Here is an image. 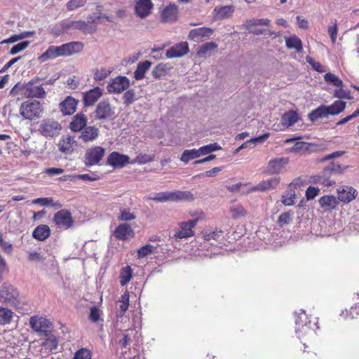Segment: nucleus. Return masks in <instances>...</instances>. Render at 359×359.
I'll list each match as a JSON object with an SVG mask.
<instances>
[{
    "label": "nucleus",
    "mask_w": 359,
    "mask_h": 359,
    "mask_svg": "<svg viewBox=\"0 0 359 359\" xmlns=\"http://www.w3.org/2000/svg\"><path fill=\"white\" fill-rule=\"evenodd\" d=\"M62 128L58 121L53 118H46L40 121L38 130L46 138H53L59 135Z\"/></svg>",
    "instance_id": "obj_6"
},
{
    "label": "nucleus",
    "mask_w": 359,
    "mask_h": 359,
    "mask_svg": "<svg viewBox=\"0 0 359 359\" xmlns=\"http://www.w3.org/2000/svg\"><path fill=\"white\" fill-rule=\"evenodd\" d=\"M338 200L344 203H348L353 201L357 195V190L351 186H341L337 190Z\"/></svg>",
    "instance_id": "obj_16"
},
{
    "label": "nucleus",
    "mask_w": 359,
    "mask_h": 359,
    "mask_svg": "<svg viewBox=\"0 0 359 359\" xmlns=\"http://www.w3.org/2000/svg\"><path fill=\"white\" fill-rule=\"evenodd\" d=\"M58 345V341L57 338L53 335L48 334V336L46 340L42 343L43 347L48 351L52 352L57 349Z\"/></svg>",
    "instance_id": "obj_40"
},
{
    "label": "nucleus",
    "mask_w": 359,
    "mask_h": 359,
    "mask_svg": "<svg viewBox=\"0 0 359 359\" xmlns=\"http://www.w3.org/2000/svg\"><path fill=\"white\" fill-rule=\"evenodd\" d=\"M94 113L95 118L100 121L109 119L114 115V111L107 100L99 102Z\"/></svg>",
    "instance_id": "obj_13"
},
{
    "label": "nucleus",
    "mask_w": 359,
    "mask_h": 359,
    "mask_svg": "<svg viewBox=\"0 0 359 359\" xmlns=\"http://www.w3.org/2000/svg\"><path fill=\"white\" fill-rule=\"evenodd\" d=\"M86 116L83 113H78L69 123V128L73 132H81L87 126Z\"/></svg>",
    "instance_id": "obj_23"
},
{
    "label": "nucleus",
    "mask_w": 359,
    "mask_h": 359,
    "mask_svg": "<svg viewBox=\"0 0 359 359\" xmlns=\"http://www.w3.org/2000/svg\"><path fill=\"white\" fill-rule=\"evenodd\" d=\"M50 230L48 226L46 224H41L36 226L32 232L34 238L43 241L49 237Z\"/></svg>",
    "instance_id": "obj_30"
},
{
    "label": "nucleus",
    "mask_w": 359,
    "mask_h": 359,
    "mask_svg": "<svg viewBox=\"0 0 359 359\" xmlns=\"http://www.w3.org/2000/svg\"><path fill=\"white\" fill-rule=\"evenodd\" d=\"M104 90L100 87H95L86 92L83 95V104L86 107L93 106L103 95Z\"/></svg>",
    "instance_id": "obj_21"
},
{
    "label": "nucleus",
    "mask_w": 359,
    "mask_h": 359,
    "mask_svg": "<svg viewBox=\"0 0 359 359\" xmlns=\"http://www.w3.org/2000/svg\"><path fill=\"white\" fill-rule=\"evenodd\" d=\"M294 212L291 210L281 213L277 220L279 226L283 227L290 224L293 219Z\"/></svg>",
    "instance_id": "obj_45"
},
{
    "label": "nucleus",
    "mask_w": 359,
    "mask_h": 359,
    "mask_svg": "<svg viewBox=\"0 0 359 359\" xmlns=\"http://www.w3.org/2000/svg\"><path fill=\"white\" fill-rule=\"evenodd\" d=\"M234 12L233 6H217L213 10L215 20H223L230 18Z\"/></svg>",
    "instance_id": "obj_28"
},
{
    "label": "nucleus",
    "mask_w": 359,
    "mask_h": 359,
    "mask_svg": "<svg viewBox=\"0 0 359 359\" xmlns=\"http://www.w3.org/2000/svg\"><path fill=\"white\" fill-rule=\"evenodd\" d=\"M59 56L57 46H50L39 57V59L44 62L48 60H53Z\"/></svg>",
    "instance_id": "obj_42"
},
{
    "label": "nucleus",
    "mask_w": 359,
    "mask_h": 359,
    "mask_svg": "<svg viewBox=\"0 0 359 359\" xmlns=\"http://www.w3.org/2000/svg\"><path fill=\"white\" fill-rule=\"evenodd\" d=\"M29 325L36 332L45 337L48 336L50 329L52 327V323L49 320L37 316H34L30 318Z\"/></svg>",
    "instance_id": "obj_9"
},
{
    "label": "nucleus",
    "mask_w": 359,
    "mask_h": 359,
    "mask_svg": "<svg viewBox=\"0 0 359 359\" xmlns=\"http://www.w3.org/2000/svg\"><path fill=\"white\" fill-rule=\"evenodd\" d=\"M217 48V45L216 43L211 41V42H207L203 45H201L198 51L197 55L199 57H203L207 53H210L212 50H215Z\"/></svg>",
    "instance_id": "obj_43"
},
{
    "label": "nucleus",
    "mask_w": 359,
    "mask_h": 359,
    "mask_svg": "<svg viewBox=\"0 0 359 359\" xmlns=\"http://www.w3.org/2000/svg\"><path fill=\"white\" fill-rule=\"evenodd\" d=\"M105 152V149L100 146H93L87 149L83 156L84 164L88 167L99 165Z\"/></svg>",
    "instance_id": "obj_8"
},
{
    "label": "nucleus",
    "mask_w": 359,
    "mask_h": 359,
    "mask_svg": "<svg viewBox=\"0 0 359 359\" xmlns=\"http://www.w3.org/2000/svg\"><path fill=\"white\" fill-rule=\"evenodd\" d=\"M29 43L30 42L29 41H23L18 43L11 48L9 53L12 55H15L26 49L29 46Z\"/></svg>",
    "instance_id": "obj_53"
},
{
    "label": "nucleus",
    "mask_w": 359,
    "mask_h": 359,
    "mask_svg": "<svg viewBox=\"0 0 359 359\" xmlns=\"http://www.w3.org/2000/svg\"><path fill=\"white\" fill-rule=\"evenodd\" d=\"M83 45L79 41H72L67 43L68 55L78 53L82 50Z\"/></svg>",
    "instance_id": "obj_49"
},
{
    "label": "nucleus",
    "mask_w": 359,
    "mask_h": 359,
    "mask_svg": "<svg viewBox=\"0 0 359 359\" xmlns=\"http://www.w3.org/2000/svg\"><path fill=\"white\" fill-rule=\"evenodd\" d=\"M114 236L121 241H126L133 235V230L128 224H119L114 231Z\"/></svg>",
    "instance_id": "obj_26"
},
{
    "label": "nucleus",
    "mask_w": 359,
    "mask_h": 359,
    "mask_svg": "<svg viewBox=\"0 0 359 359\" xmlns=\"http://www.w3.org/2000/svg\"><path fill=\"white\" fill-rule=\"evenodd\" d=\"M43 107L39 101L27 100L22 102L20 107V114L28 120H34L41 116L43 112Z\"/></svg>",
    "instance_id": "obj_4"
},
{
    "label": "nucleus",
    "mask_w": 359,
    "mask_h": 359,
    "mask_svg": "<svg viewBox=\"0 0 359 359\" xmlns=\"http://www.w3.org/2000/svg\"><path fill=\"white\" fill-rule=\"evenodd\" d=\"M320 189L314 187H309L306 191V197L307 200L313 199L319 193Z\"/></svg>",
    "instance_id": "obj_64"
},
{
    "label": "nucleus",
    "mask_w": 359,
    "mask_h": 359,
    "mask_svg": "<svg viewBox=\"0 0 359 359\" xmlns=\"http://www.w3.org/2000/svg\"><path fill=\"white\" fill-rule=\"evenodd\" d=\"M100 135V130L94 126H86L83 128L79 136V138L84 143L93 142Z\"/></svg>",
    "instance_id": "obj_19"
},
{
    "label": "nucleus",
    "mask_w": 359,
    "mask_h": 359,
    "mask_svg": "<svg viewBox=\"0 0 359 359\" xmlns=\"http://www.w3.org/2000/svg\"><path fill=\"white\" fill-rule=\"evenodd\" d=\"M111 72V69L101 68L100 69H96L93 74V79L97 81H103L107 78Z\"/></svg>",
    "instance_id": "obj_47"
},
{
    "label": "nucleus",
    "mask_w": 359,
    "mask_h": 359,
    "mask_svg": "<svg viewBox=\"0 0 359 359\" xmlns=\"http://www.w3.org/2000/svg\"><path fill=\"white\" fill-rule=\"evenodd\" d=\"M86 1L87 0H70L66 4V7L68 11H72L83 6Z\"/></svg>",
    "instance_id": "obj_54"
},
{
    "label": "nucleus",
    "mask_w": 359,
    "mask_h": 359,
    "mask_svg": "<svg viewBox=\"0 0 359 359\" xmlns=\"http://www.w3.org/2000/svg\"><path fill=\"white\" fill-rule=\"evenodd\" d=\"M77 104L78 101L75 98L68 96L60 103L59 109L64 116H69L76 111Z\"/></svg>",
    "instance_id": "obj_20"
},
{
    "label": "nucleus",
    "mask_w": 359,
    "mask_h": 359,
    "mask_svg": "<svg viewBox=\"0 0 359 359\" xmlns=\"http://www.w3.org/2000/svg\"><path fill=\"white\" fill-rule=\"evenodd\" d=\"M337 20H334L333 22V25L328 27L327 32L331 38V41L333 43L336 42L337 40Z\"/></svg>",
    "instance_id": "obj_60"
},
{
    "label": "nucleus",
    "mask_w": 359,
    "mask_h": 359,
    "mask_svg": "<svg viewBox=\"0 0 359 359\" xmlns=\"http://www.w3.org/2000/svg\"><path fill=\"white\" fill-rule=\"evenodd\" d=\"M331 175L332 173L326 167L320 174L312 176L311 177V182L324 187H330L335 184V181L331 179Z\"/></svg>",
    "instance_id": "obj_18"
},
{
    "label": "nucleus",
    "mask_w": 359,
    "mask_h": 359,
    "mask_svg": "<svg viewBox=\"0 0 359 359\" xmlns=\"http://www.w3.org/2000/svg\"><path fill=\"white\" fill-rule=\"evenodd\" d=\"M295 332L299 339L319 329L317 319L314 318L313 321L309 319L303 309L295 313Z\"/></svg>",
    "instance_id": "obj_1"
},
{
    "label": "nucleus",
    "mask_w": 359,
    "mask_h": 359,
    "mask_svg": "<svg viewBox=\"0 0 359 359\" xmlns=\"http://www.w3.org/2000/svg\"><path fill=\"white\" fill-rule=\"evenodd\" d=\"M129 297L130 294L128 291H126L121 297L118 300L120 305L118 307L119 309V315L123 316V313L128 310L129 306Z\"/></svg>",
    "instance_id": "obj_46"
},
{
    "label": "nucleus",
    "mask_w": 359,
    "mask_h": 359,
    "mask_svg": "<svg viewBox=\"0 0 359 359\" xmlns=\"http://www.w3.org/2000/svg\"><path fill=\"white\" fill-rule=\"evenodd\" d=\"M73 359H91V353L86 348H81L75 353Z\"/></svg>",
    "instance_id": "obj_59"
},
{
    "label": "nucleus",
    "mask_w": 359,
    "mask_h": 359,
    "mask_svg": "<svg viewBox=\"0 0 359 359\" xmlns=\"http://www.w3.org/2000/svg\"><path fill=\"white\" fill-rule=\"evenodd\" d=\"M231 216L234 219H240L247 215L248 211L239 204L233 205L230 208Z\"/></svg>",
    "instance_id": "obj_41"
},
{
    "label": "nucleus",
    "mask_w": 359,
    "mask_h": 359,
    "mask_svg": "<svg viewBox=\"0 0 359 359\" xmlns=\"http://www.w3.org/2000/svg\"><path fill=\"white\" fill-rule=\"evenodd\" d=\"M308 149L307 144L304 142H297L290 149L291 152L300 153Z\"/></svg>",
    "instance_id": "obj_63"
},
{
    "label": "nucleus",
    "mask_w": 359,
    "mask_h": 359,
    "mask_svg": "<svg viewBox=\"0 0 359 359\" xmlns=\"http://www.w3.org/2000/svg\"><path fill=\"white\" fill-rule=\"evenodd\" d=\"M279 182L280 179L278 177H272L271 179L261 182L256 186L253 187L251 190L254 191H265L267 190L273 189L279 184Z\"/></svg>",
    "instance_id": "obj_27"
},
{
    "label": "nucleus",
    "mask_w": 359,
    "mask_h": 359,
    "mask_svg": "<svg viewBox=\"0 0 359 359\" xmlns=\"http://www.w3.org/2000/svg\"><path fill=\"white\" fill-rule=\"evenodd\" d=\"M223 232L217 229H207L203 232V238L205 241L211 240L218 241L222 237Z\"/></svg>",
    "instance_id": "obj_44"
},
{
    "label": "nucleus",
    "mask_w": 359,
    "mask_h": 359,
    "mask_svg": "<svg viewBox=\"0 0 359 359\" xmlns=\"http://www.w3.org/2000/svg\"><path fill=\"white\" fill-rule=\"evenodd\" d=\"M151 62L145 60L138 63L137 68L134 72V77L136 80H141L144 77L146 72L151 67Z\"/></svg>",
    "instance_id": "obj_34"
},
{
    "label": "nucleus",
    "mask_w": 359,
    "mask_h": 359,
    "mask_svg": "<svg viewBox=\"0 0 359 359\" xmlns=\"http://www.w3.org/2000/svg\"><path fill=\"white\" fill-rule=\"evenodd\" d=\"M325 81L336 87H341L343 81L337 76L332 73H327L324 76Z\"/></svg>",
    "instance_id": "obj_50"
},
{
    "label": "nucleus",
    "mask_w": 359,
    "mask_h": 359,
    "mask_svg": "<svg viewBox=\"0 0 359 359\" xmlns=\"http://www.w3.org/2000/svg\"><path fill=\"white\" fill-rule=\"evenodd\" d=\"M0 247L2 248L4 252L8 255H11L13 252V245L9 242H6L4 240L2 234L0 233Z\"/></svg>",
    "instance_id": "obj_61"
},
{
    "label": "nucleus",
    "mask_w": 359,
    "mask_h": 359,
    "mask_svg": "<svg viewBox=\"0 0 359 359\" xmlns=\"http://www.w3.org/2000/svg\"><path fill=\"white\" fill-rule=\"evenodd\" d=\"M319 205L324 211H331L339 205L338 198L332 195H325L320 197L318 200Z\"/></svg>",
    "instance_id": "obj_24"
},
{
    "label": "nucleus",
    "mask_w": 359,
    "mask_h": 359,
    "mask_svg": "<svg viewBox=\"0 0 359 359\" xmlns=\"http://www.w3.org/2000/svg\"><path fill=\"white\" fill-rule=\"evenodd\" d=\"M288 162L285 157L272 158L269 161L265 172L269 175L278 174L285 168Z\"/></svg>",
    "instance_id": "obj_14"
},
{
    "label": "nucleus",
    "mask_w": 359,
    "mask_h": 359,
    "mask_svg": "<svg viewBox=\"0 0 359 359\" xmlns=\"http://www.w3.org/2000/svg\"><path fill=\"white\" fill-rule=\"evenodd\" d=\"M0 302L17 308L20 304L19 292L13 285L4 283L0 287Z\"/></svg>",
    "instance_id": "obj_3"
},
{
    "label": "nucleus",
    "mask_w": 359,
    "mask_h": 359,
    "mask_svg": "<svg viewBox=\"0 0 359 359\" xmlns=\"http://www.w3.org/2000/svg\"><path fill=\"white\" fill-rule=\"evenodd\" d=\"M327 168L330 170L331 173H342L348 166L332 162L327 166Z\"/></svg>",
    "instance_id": "obj_57"
},
{
    "label": "nucleus",
    "mask_w": 359,
    "mask_h": 359,
    "mask_svg": "<svg viewBox=\"0 0 359 359\" xmlns=\"http://www.w3.org/2000/svg\"><path fill=\"white\" fill-rule=\"evenodd\" d=\"M42 81H43V79L37 77L24 83L22 96L27 98H45L46 92L41 84Z\"/></svg>",
    "instance_id": "obj_5"
},
{
    "label": "nucleus",
    "mask_w": 359,
    "mask_h": 359,
    "mask_svg": "<svg viewBox=\"0 0 359 359\" xmlns=\"http://www.w3.org/2000/svg\"><path fill=\"white\" fill-rule=\"evenodd\" d=\"M165 74V66L163 65H158L152 70V75L155 79H159Z\"/></svg>",
    "instance_id": "obj_62"
},
{
    "label": "nucleus",
    "mask_w": 359,
    "mask_h": 359,
    "mask_svg": "<svg viewBox=\"0 0 359 359\" xmlns=\"http://www.w3.org/2000/svg\"><path fill=\"white\" fill-rule=\"evenodd\" d=\"M306 62L312 67V68L318 72H325V69L318 62L314 60L312 57L307 56L306 57Z\"/></svg>",
    "instance_id": "obj_58"
},
{
    "label": "nucleus",
    "mask_w": 359,
    "mask_h": 359,
    "mask_svg": "<svg viewBox=\"0 0 359 359\" xmlns=\"http://www.w3.org/2000/svg\"><path fill=\"white\" fill-rule=\"evenodd\" d=\"M138 341V331L135 330H128L126 333L123 334V338L120 339L119 344L123 348H127L133 341Z\"/></svg>",
    "instance_id": "obj_31"
},
{
    "label": "nucleus",
    "mask_w": 359,
    "mask_h": 359,
    "mask_svg": "<svg viewBox=\"0 0 359 359\" xmlns=\"http://www.w3.org/2000/svg\"><path fill=\"white\" fill-rule=\"evenodd\" d=\"M298 119L299 116L296 111H288L282 115L280 122L282 126L288 128L297 123Z\"/></svg>",
    "instance_id": "obj_32"
},
{
    "label": "nucleus",
    "mask_w": 359,
    "mask_h": 359,
    "mask_svg": "<svg viewBox=\"0 0 359 359\" xmlns=\"http://www.w3.org/2000/svg\"><path fill=\"white\" fill-rule=\"evenodd\" d=\"M178 16V6L175 4H170L161 11V17L164 22H172L177 20Z\"/></svg>",
    "instance_id": "obj_22"
},
{
    "label": "nucleus",
    "mask_w": 359,
    "mask_h": 359,
    "mask_svg": "<svg viewBox=\"0 0 359 359\" xmlns=\"http://www.w3.org/2000/svg\"><path fill=\"white\" fill-rule=\"evenodd\" d=\"M329 116L326 105L322 104L316 109L311 111L309 115V119L314 122L320 118H327Z\"/></svg>",
    "instance_id": "obj_33"
},
{
    "label": "nucleus",
    "mask_w": 359,
    "mask_h": 359,
    "mask_svg": "<svg viewBox=\"0 0 359 359\" xmlns=\"http://www.w3.org/2000/svg\"><path fill=\"white\" fill-rule=\"evenodd\" d=\"M198 219L199 218L197 217L194 219L179 223L178 227L173 230V238L176 241H179L193 236L194 234L193 229L197 224Z\"/></svg>",
    "instance_id": "obj_7"
},
{
    "label": "nucleus",
    "mask_w": 359,
    "mask_h": 359,
    "mask_svg": "<svg viewBox=\"0 0 359 359\" xmlns=\"http://www.w3.org/2000/svg\"><path fill=\"white\" fill-rule=\"evenodd\" d=\"M130 84V80L126 76H118L109 81L107 90L109 93L120 94L126 90Z\"/></svg>",
    "instance_id": "obj_10"
},
{
    "label": "nucleus",
    "mask_w": 359,
    "mask_h": 359,
    "mask_svg": "<svg viewBox=\"0 0 359 359\" xmlns=\"http://www.w3.org/2000/svg\"><path fill=\"white\" fill-rule=\"evenodd\" d=\"M201 156L199 149H186L184 150L180 157V161L187 164L189 161L199 158Z\"/></svg>",
    "instance_id": "obj_39"
},
{
    "label": "nucleus",
    "mask_w": 359,
    "mask_h": 359,
    "mask_svg": "<svg viewBox=\"0 0 359 359\" xmlns=\"http://www.w3.org/2000/svg\"><path fill=\"white\" fill-rule=\"evenodd\" d=\"M189 51L187 42L183 41L175 44L166 50L165 55L168 58L181 57L187 55Z\"/></svg>",
    "instance_id": "obj_17"
},
{
    "label": "nucleus",
    "mask_w": 359,
    "mask_h": 359,
    "mask_svg": "<svg viewBox=\"0 0 359 359\" xmlns=\"http://www.w3.org/2000/svg\"><path fill=\"white\" fill-rule=\"evenodd\" d=\"M13 316L14 313L11 310L0 306V325L10 324Z\"/></svg>",
    "instance_id": "obj_38"
},
{
    "label": "nucleus",
    "mask_w": 359,
    "mask_h": 359,
    "mask_svg": "<svg viewBox=\"0 0 359 359\" xmlns=\"http://www.w3.org/2000/svg\"><path fill=\"white\" fill-rule=\"evenodd\" d=\"M156 247L149 244L145 245L137 250L138 257H144L154 252Z\"/></svg>",
    "instance_id": "obj_52"
},
{
    "label": "nucleus",
    "mask_w": 359,
    "mask_h": 359,
    "mask_svg": "<svg viewBox=\"0 0 359 359\" xmlns=\"http://www.w3.org/2000/svg\"><path fill=\"white\" fill-rule=\"evenodd\" d=\"M154 8V4L151 0H135V14L143 19L151 13Z\"/></svg>",
    "instance_id": "obj_12"
},
{
    "label": "nucleus",
    "mask_w": 359,
    "mask_h": 359,
    "mask_svg": "<svg viewBox=\"0 0 359 359\" xmlns=\"http://www.w3.org/2000/svg\"><path fill=\"white\" fill-rule=\"evenodd\" d=\"M346 102L341 100H336L331 105H326L329 115H337L346 108Z\"/></svg>",
    "instance_id": "obj_35"
},
{
    "label": "nucleus",
    "mask_w": 359,
    "mask_h": 359,
    "mask_svg": "<svg viewBox=\"0 0 359 359\" xmlns=\"http://www.w3.org/2000/svg\"><path fill=\"white\" fill-rule=\"evenodd\" d=\"M133 277V270L130 266L123 267L119 273V282L121 285H127Z\"/></svg>",
    "instance_id": "obj_36"
},
{
    "label": "nucleus",
    "mask_w": 359,
    "mask_h": 359,
    "mask_svg": "<svg viewBox=\"0 0 359 359\" xmlns=\"http://www.w3.org/2000/svg\"><path fill=\"white\" fill-rule=\"evenodd\" d=\"M123 104L126 106H130L136 100L135 91L133 89L128 90L123 96Z\"/></svg>",
    "instance_id": "obj_51"
},
{
    "label": "nucleus",
    "mask_w": 359,
    "mask_h": 359,
    "mask_svg": "<svg viewBox=\"0 0 359 359\" xmlns=\"http://www.w3.org/2000/svg\"><path fill=\"white\" fill-rule=\"evenodd\" d=\"M149 200L163 203L166 201H190L193 196L189 191H165L156 194L154 196H149Z\"/></svg>",
    "instance_id": "obj_2"
},
{
    "label": "nucleus",
    "mask_w": 359,
    "mask_h": 359,
    "mask_svg": "<svg viewBox=\"0 0 359 359\" xmlns=\"http://www.w3.org/2000/svg\"><path fill=\"white\" fill-rule=\"evenodd\" d=\"M129 160L128 156L113 151L108 156L107 164L114 168H123L129 163Z\"/></svg>",
    "instance_id": "obj_15"
},
{
    "label": "nucleus",
    "mask_w": 359,
    "mask_h": 359,
    "mask_svg": "<svg viewBox=\"0 0 359 359\" xmlns=\"http://www.w3.org/2000/svg\"><path fill=\"white\" fill-rule=\"evenodd\" d=\"M213 33V29L210 27H198L191 29L189 32L188 38L190 40H198L199 39H208Z\"/></svg>",
    "instance_id": "obj_25"
},
{
    "label": "nucleus",
    "mask_w": 359,
    "mask_h": 359,
    "mask_svg": "<svg viewBox=\"0 0 359 359\" xmlns=\"http://www.w3.org/2000/svg\"><path fill=\"white\" fill-rule=\"evenodd\" d=\"M60 151L65 154H71L76 146L74 137L67 136L62 138L59 142Z\"/></svg>",
    "instance_id": "obj_29"
},
{
    "label": "nucleus",
    "mask_w": 359,
    "mask_h": 359,
    "mask_svg": "<svg viewBox=\"0 0 359 359\" xmlns=\"http://www.w3.org/2000/svg\"><path fill=\"white\" fill-rule=\"evenodd\" d=\"M340 316H344L345 318H346L348 316H349L351 318H358L359 316V305L352 306L349 311H342Z\"/></svg>",
    "instance_id": "obj_55"
},
{
    "label": "nucleus",
    "mask_w": 359,
    "mask_h": 359,
    "mask_svg": "<svg viewBox=\"0 0 359 359\" xmlns=\"http://www.w3.org/2000/svg\"><path fill=\"white\" fill-rule=\"evenodd\" d=\"M53 222L60 229H67L74 223L72 214L69 210L62 209L57 211L53 217Z\"/></svg>",
    "instance_id": "obj_11"
},
{
    "label": "nucleus",
    "mask_w": 359,
    "mask_h": 359,
    "mask_svg": "<svg viewBox=\"0 0 359 359\" xmlns=\"http://www.w3.org/2000/svg\"><path fill=\"white\" fill-rule=\"evenodd\" d=\"M118 218L121 221H131L135 219V215L127 209H122Z\"/></svg>",
    "instance_id": "obj_56"
},
{
    "label": "nucleus",
    "mask_w": 359,
    "mask_h": 359,
    "mask_svg": "<svg viewBox=\"0 0 359 359\" xmlns=\"http://www.w3.org/2000/svg\"><path fill=\"white\" fill-rule=\"evenodd\" d=\"M286 46L288 48H294L297 53L302 51V43L299 37L297 36H292L285 39Z\"/></svg>",
    "instance_id": "obj_37"
},
{
    "label": "nucleus",
    "mask_w": 359,
    "mask_h": 359,
    "mask_svg": "<svg viewBox=\"0 0 359 359\" xmlns=\"http://www.w3.org/2000/svg\"><path fill=\"white\" fill-rule=\"evenodd\" d=\"M222 147L217 143H212L200 147L199 151L201 156L207 155L212 151L220 150Z\"/></svg>",
    "instance_id": "obj_48"
}]
</instances>
